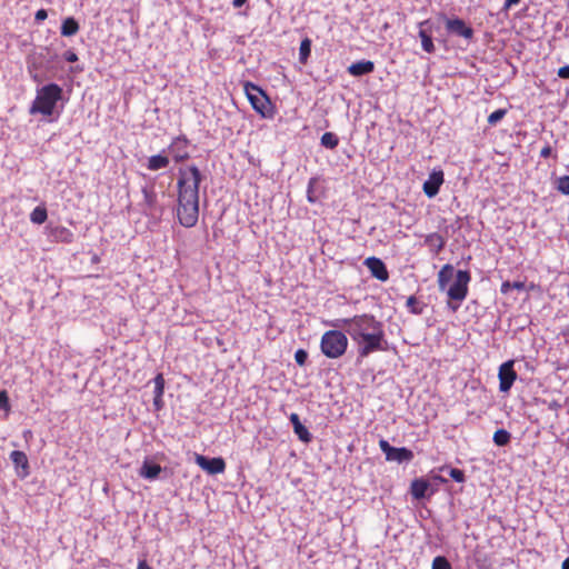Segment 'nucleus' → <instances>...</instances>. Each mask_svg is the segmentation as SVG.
<instances>
[{
  "label": "nucleus",
  "mask_w": 569,
  "mask_h": 569,
  "mask_svg": "<svg viewBox=\"0 0 569 569\" xmlns=\"http://www.w3.org/2000/svg\"><path fill=\"white\" fill-rule=\"evenodd\" d=\"M243 90L251 107L257 113H259L262 118L273 117V108L271 101L259 86L247 81L243 84Z\"/></svg>",
  "instance_id": "obj_6"
},
{
  "label": "nucleus",
  "mask_w": 569,
  "mask_h": 569,
  "mask_svg": "<svg viewBox=\"0 0 569 569\" xmlns=\"http://www.w3.org/2000/svg\"><path fill=\"white\" fill-rule=\"evenodd\" d=\"M10 459L16 467H21L28 475L29 462L27 455L23 451L14 450L10 453Z\"/></svg>",
  "instance_id": "obj_25"
},
{
  "label": "nucleus",
  "mask_w": 569,
  "mask_h": 569,
  "mask_svg": "<svg viewBox=\"0 0 569 569\" xmlns=\"http://www.w3.org/2000/svg\"><path fill=\"white\" fill-rule=\"evenodd\" d=\"M510 433L505 429H498L493 433V442L499 446H506L510 442Z\"/></svg>",
  "instance_id": "obj_28"
},
{
  "label": "nucleus",
  "mask_w": 569,
  "mask_h": 569,
  "mask_svg": "<svg viewBox=\"0 0 569 569\" xmlns=\"http://www.w3.org/2000/svg\"><path fill=\"white\" fill-rule=\"evenodd\" d=\"M453 277V267L449 263L445 264L438 272V286L440 290H445Z\"/></svg>",
  "instance_id": "obj_21"
},
{
  "label": "nucleus",
  "mask_w": 569,
  "mask_h": 569,
  "mask_svg": "<svg viewBox=\"0 0 569 569\" xmlns=\"http://www.w3.org/2000/svg\"><path fill=\"white\" fill-rule=\"evenodd\" d=\"M558 77L562 79H569V66H563L558 69Z\"/></svg>",
  "instance_id": "obj_42"
},
{
  "label": "nucleus",
  "mask_w": 569,
  "mask_h": 569,
  "mask_svg": "<svg viewBox=\"0 0 569 569\" xmlns=\"http://www.w3.org/2000/svg\"><path fill=\"white\" fill-rule=\"evenodd\" d=\"M197 465L210 475L222 473L226 470V462L222 458H207L201 455L196 457Z\"/></svg>",
  "instance_id": "obj_11"
},
{
  "label": "nucleus",
  "mask_w": 569,
  "mask_h": 569,
  "mask_svg": "<svg viewBox=\"0 0 569 569\" xmlns=\"http://www.w3.org/2000/svg\"><path fill=\"white\" fill-rule=\"evenodd\" d=\"M507 113V110L506 109H498L493 112H491L489 116H488V123L490 126H495L497 124L501 119H503V117L506 116Z\"/></svg>",
  "instance_id": "obj_33"
},
{
  "label": "nucleus",
  "mask_w": 569,
  "mask_h": 569,
  "mask_svg": "<svg viewBox=\"0 0 569 569\" xmlns=\"http://www.w3.org/2000/svg\"><path fill=\"white\" fill-rule=\"evenodd\" d=\"M325 323L327 326L345 329L357 345L358 356L360 358H366L373 352L385 350L386 339L383 323L377 320L372 315H356L352 318Z\"/></svg>",
  "instance_id": "obj_1"
},
{
  "label": "nucleus",
  "mask_w": 569,
  "mask_h": 569,
  "mask_svg": "<svg viewBox=\"0 0 569 569\" xmlns=\"http://www.w3.org/2000/svg\"><path fill=\"white\" fill-rule=\"evenodd\" d=\"M557 190L562 194H569V176L558 178Z\"/></svg>",
  "instance_id": "obj_34"
},
{
  "label": "nucleus",
  "mask_w": 569,
  "mask_h": 569,
  "mask_svg": "<svg viewBox=\"0 0 569 569\" xmlns=\"http://www.w3.org/2000/svg\"><path fill=\"white\" fill-rule=\"evenodd\" d=\"M425 243L435 254H438L445 248L446 240L440 233L432 232L426 237Z\"/></svg>",
  "instance_id": "obj_20"
},
{
  "label": "nucleus",
  "mask_w": 569,
  "mask_h": 569,
  "mask_svg": "<svg viewBox=\"0 0 569 569\" xmlns=\"http://www.w3.org/2000/svg\"><path fill=\"white\" fill-rule=\"evenodd\" d=\"M202 173L194 164L179 168L177 179L176 214L184 228H192L199 219V188Z\"/></svg>",
  "instance_id": "obj_2"
},
{
  "label": "nucleus",
  "mask_w": 569,
  "mask_h": 569,
  "mask_svg": "<svg viewBox=\"0 0 569 569\" xmlns=\"http://www.w3.org/2000/svg\"><path fill=\"white\" fill-rule=\"evenodd\" d=\"M406 306L409 309V311L413 315L422 313V307L420 306L418 299L415 296H410L407 299Z\"/></svg>",
  "instance_id": "obj_31"
},
{
  "label": "nucleus",
  "mask_w": 569,
  "mask_h": 569,
  "mask_svg": "<svg viewBox=\"0 0 569 569\" xmlns=\"http://www.w3.org/2000/svg\"><path fill=\"white\" fill-rule=\"evenodd\" d=\"M47 218L48 211L43 206L36 207L30 213V220L36 224H42L47 220Z\"/></svg>",
  "instance_id": "obj_26"
},
{
  "label": "nucleus",
  "mask_w": 569,
  "mask_h": 569,
  "mask_svg": "<svg viewBox=\"0 0 569 569\" xmlns=\"http://www.w3.org/2000/svg\"><path fill=\"white\" fill-rule=\"evenodd\" d=\"M379 447L381 449V451L386 455V459H388V457L390 456L391 451L393 450L395 447H391L389 445V442L385 439H381L379 441Z\"/></svg>",
  "instance_id": "obj_39"
},
{
  "label": "nucleus",
  "mask_w": 569,
  "mask_h": 569,
  "mask_svg": "<svg viewBox=\"0 0 569 569\" xmlns=\"http://www.w3.org/2000/svg\"><path fill=\"white\" fill-rule=\"evenodd\" d=\"M62 88L57 83H49L37 90L29 113L51 117L54 112L57 102L62 98Z\"/></svg>",
  "instance_id": "obj_3"
},
{
  "label": "nucleus",
  "mask_w": 569,
  "mask_h": 569,
  "mask_svg": "<svg viewBox=\"0 0 569 569\" xmlns=\"http://www.w3.org/2000/svg\"><path fill=\"white\" fill-rule=\"evenodd\" d=\"M561 569H569V557L563 560Z\"/></svg>",
  "instance_id": "obj_51"
},
{
  "label": "nucleus",
  "mask_w": 569,
  "mask_h": 569,
  "mask_svg": "<svg viewBox=\"0 0 569 569\" xmlns=\"http://www.w3.org/2000/svg\"><path fill=\"white\" fill-rule=\"evenodd\" d=\"M446 29L448 32L465 39H471L473 37V29L469 27L462 19H446Z\"/></svg>",
  "instance_id": "obj_13"
},
{
  "label": "nucleus",
  "mask_w": 569,
  "mask_h": 569,
  "mask_svg": "<svg viewBox=\"0 0 569 569\" xmlns=\"http://www.w3.org/2000/svg\"><path fill=\"white\" fill-rule=\"evenodd\" d=\"M289 419H290V422L292 423L293 431L298 436V438L302 442L309 443L312 439V436L309 432V430L301 423L298 413H295V412L291 413Z\"/></svg>",
  "instance_id": "obj_17"
},
{
  "label": "nucleus",
  "mask_w": 569,
  "mask_h": 569,
  "mask_svg": "<svg viewBox=\"0 0 569 569\" xmlns=\"http://www.w3.org/2000/svg\"><path fill=\"white\" fill-rule=\"evenodd\" d=\"M412 459H413V452L406 447H401V448H393V450L391 451V453L387 460H389V461L395 460L398 462H402V461H411Z\"/></svg>",
  "instance_id": "obj_22"
},
{
  "label": "nucleus",
  "mask_w": 569,
  "mask_h": 569,
  "mask_svg": "<svg viewBox=\"0 0 569 569\" xmlns=\"http://www.w3.org/2000/svg\"><path fill=\"white\" fill-rule=\"evenodd\" d=\"M47 17H48V12H47V10H44V9H39V10L36 12V16H34L36 21H38V22H41V21L46 20V19H47Z\"/></svg>",
  "instance_id": "obj_41"
},
{
  "label": "nucleus",
  "mask_w": 569,
  "mask_h": 569,
  "mask_svg": "<svg viewBox=\"0 0 569 569\" xmlns=\"http://www.w3.org/2000/svg\"><path fill=\"white\" fill-rule=\"evenodd\" d=\"M373 70L375 63L370 60L357 61L348 67V72L353 77H361L371 73Z\"/></svg>",
  "instance_id": "obj_18"
},
{
  "label": "nucleus",
  "mask_w": 569,
  "mask_h": 569,
  "mask_svg": "<svg viewBox=\"0 0 569 569\" xmlns=\"http://www.w3.org/2000/svg\"><path fill=\"white\" fill-rule=\"evenodd\" d=\"M471 274L468 270H458L453 283L448 288L447 295L449 301L447 306L452 312H456L460 303L467 298L469 292V282Z\"/></svg>",
  "instance_id": "obj_5"
},
{
  "label": "nucleus",
  "mask_w": 569,
  "mask_h": 569,
  "mask_svg": "<svg viewBox=\"0 0 569 569\" xmlns=\"http://www.w3.org/2000/svg\"><path fill=\"white\" fill-rule=\"evenodd\" d=\"M164 391V379L161 373L157 375L154 378V399L153 403L157 405V400L162 398Z\"/></svg>",
  "instance_id": "obj_30"
},
{
  "label": "nucleus",
  "mask_w": 569,
  "mask_h": 569,
  "mask_svg": "<svg viewBox=\"0 0 569 569\" xmlns=\"http://www.w3.org/2000/svg\"><path fill=\"white\" fill-rule=\"evenodd\" d=\"M528 290H530V291L539 290V286H538V284H536V283H533V282H531V283H529V286H528Z\"/></svg>",
  "instance_id": "obj_50"
},
{
  "label": "nucleus",
  "mask_w": 569,
  "mask_h": 569,
  "mask_svg": "<svg viewBox=\"0 0 569 569\" xmlns=\"http://www.w3.org/2000/svg\"><path fill=\"white\" fill-rule=\"evenodd\" d=\"M450 477L457 481V482H463L465 481V472L460 469L452 468L450 470Z\"/></svg>",
  "instance_id": "obj_38"
},
{
  "label": "nucleus",
  "mask_w": 569,
  "mask_h": 569,
  "mask_svg": "<svg viewBox=\"0 0 569 569\" xmlns=\"http://www.w3.org/2000/svg\"><path fill=\"white\" fill-rule=\"evenodd\" d=\"M475 562H476L478 569H490L491 568V561L487 556L480 557L479 553H476Z\"/></svg>",
  "instance_id": "obj_35"
},
{
  "label": "nucleus",
  "mask_w": 569,
  "mask_h": 569,
  "mask_svg": "<svg viewBox=\"0 0 569 569\" xmlns=\"http://www.w3.org/2000/svg\"><path fill=\"white\" fill-rule=\"evenodd\" d=\"M561 405L557 401V400H553L549 403L548 408L550 410H555L557 411L558 409H560Z\"/></svg>",
  "instance_id": "obj_47"
},
{
  "label": "nucleus",
  "mask_w": 569,
  "mask_h": 569,
  "mask_svg": "<svg viewBox=\"0 0 569 569\" xmlns=\"http://www.w3.org/2000/svg\"><path fill=\"white\" fill-rule=\"evenodd\" d=\"M552 152V149L549 144H546L541 150H540V157L541 158H548L550 157Z\"/></svg>",
  "instance_id": "obj_44"
},
{
  "label": "nucleus",
  "mask_w": 569,
  "mask_h": 569,
  "mask_svg": "<svg viewBox=\"0 0 569 569\" xmlns=\"http://www.w3.org/2000/svg\"><path fill=\"white\" fill-rule=\"evenodd\" d=\"M431 569H452V567L446 557L438 556L433 559Z\"/></svg>",
  "instance_id": "obj_32"
},
{
  "label": "nucleus",
  "mask_w": 569,
  "mask_h": 569,
  "mask_svg": "<svg viewBox=\"0 0 569 569\" xmlns=\"http://www.w3.org/2000/svg\"><path fill=\"white\" fill-rule=\"evenodd\" d=\"M247 1H248V0H233V1H232V6H233L234 8H240V7H242Z\"/></svg>",
  "instance_id": "obj_49"
},
{
  "label": "nucleus",
  "mask_w": 569,
  "mask_h": 569,
  "mask_svg": "<svg viewBox=\"0 0 569 569\" xmlns=\"http://www.w3.org/2000/svg\"><path fill=\"white\" fill-rule=\"evenodd\" d=\"M512 288L517 290H522L526 288V284L522 281H515L512 282Z\"/></svg>",
  "instance_id": "obj_46"
},
{
  "label": "nucleus",
  "mask_w": 569,
  "mask_h": 569,
  "mask_svg": "<svg viewBox=\"0 0 569 569\" xmlns=\"http://www.w3.org/2000/svg\"><path fill=\"white\" fill-rule=\"evenodd\" d=\"M48 238L57 243H71L74 240L73 232L64 226H48L46 228Z\"/></svg>",
  "instance_id": "obj_12"
},
{
  "label": "nucleus",
  "mask_w": 569,
  "mask_h": 569,
  "mask_svg": "<svg viewBox=\"0 0 569 569\" xmlns=\"http://www.w3.org/2000/svg\"><path fill=\"white\" fill-rule=\"evenodd\" d=\"M409 491L413 499L421 500L432 496L437 489L431 488L430 482L427 479L420 477L411 481Z\"/></svg>",
  "instance_id": "obj_10"
},
{
  "label": "nucleus",
  "mask_w": 569,
  "mask_h": 569,
  "mask_svg": "<svg viewBox=\"0 0 569 569\" xmlns=\"http://www.w3.org/2000/svg\"><path fill=\"white\" fill-rule=\"evenodd\" d=\"M161 472V466L158 463L143 462L140 469V476L146 479H156Z\"/></svg>",
  "instance_id": "obj_23"
},
{
  "label": "nucleus",
  "mask_w": 569,
  "mask_h": 569,
  "mask_svg": "<svg viewBox=\"0 0 569 569\" xmlns=\"http://www.w3.org/2000/svg\"><path fill=\"white\" fill-rule=\"evenodd\" d=\"M170 163V159L167 154H164V150L162 153L153 154L149 157L147 162V168L151 171H157L160 169H166Z\"/></svg>",
  "instance_id": "obj_19"
},
{
  "label": "nucleus",
  "mask_w": 569,
  "mask_h": 569,
  "mask_svg": "<svg viewBox=\"0 0 569 569\" xmlns=\"http://www.w3.org/2000/svg\"><path fill=\"white\" fill-rule=\"evenodd\" d=\"M311 53V40L309 38H305L299 48V60L301 63H307Z\"/></svg>",
  "instance_id": "obj_27"
},
{
  "label": "nucleus",
  "mask_w": 569,
  "mask_h": 569,
  "mask_svg": "<svg viewBox=\"0 0 569 569\" xmlns=\"http://www.w3.org/2000/svg\"><path fill=\"white\" fill-rule=\"evenodd\" d=\"M161 402H162V398H161L160 400H157V405H154V406H156V408H158V409H159V408H160V406H161Z\"/></svg>",
  "instance_id": "obj_53"
},
{
  "label": "nucleus",
  "mask_w": 569,
  "mask_h": 569,
  "mask_svg": "<svg viewBox=\"0 0 569 569\" xmlns=\"http://www.w3.org/2000/svg\"><path fill=\"white\" fill-rule=\"evenodd\" d=\"M142 200L139 202L141 212L146 217L160 218L164 208L159 203L158 193L153 184H147L141 188Z\"/></svg>",
  "instance_id": "obj_7"
},
{
  "label": "nucleus",
  "mask_w": 569,
  "mask_h": 569,
  "mask_svg": "<svg viewBox=\"0 0 569 569\" xmlns=\"http://www.w3.org/2000/svg\"><path fill=\"white\" fill-rule=\"evenodd\" d=\"M521 0H506L505 1V4H503V8L506 10H508L509 8H511L512 6H516L520 2Z\"/></svg>",
  "instance_id": "obj_45"
},
{
  "label": "nucleus",
  "mask_w": 569,
  "mask_h": 569,
  "mask_svg": "<svg viewBox=\"0 0 569 569\" xmlns=\"http://www.w3.org/2000/svg\"><path fill=\"white\" fill-rule=\"evenodd\" d=\"M63 58L68 62H76L78 61V54L73 50H68L63 53Z\"/></svg>",
  "instance_id": "obj_40"
},
{
  "label": "nucleus",
  "mask_w": 569,
  "mask_h": 569,
  "mask_svg": "<svg viewBox=\"0 0 569 569\" xmlns=\"http://www.w3.org/2000/svg\"><path fill=\"white\" fill-rule=\"evenodd\" d=\"M510 289H513V288H512V282H510V281H503V282L501 283V287H500V291H501V293L507 295V293L510 291Z\"/></svg>",
  "instance_id": "obj_43"
},
{
  "label": "nucleus",
  "mask_w": 569,
  "mask_h": 569,
  "mask_svg": "<svg viewBox=\"0 0 569 569\" xmlns=\"http://www.w3.org/2000/svg\"><path fill=\"white\" fill-rule=\"evenodd\" d=\"M515 361L508 360L499 367V390L500 392H508L517 379V372L513 368Z\"/></svg>",
  "instance_id": "obj_8"
},
{
  "label": "nucleus",
  "mask_w": 569,
  "mask_h": 569,
  "mask_svg": "<svg viewBox=\"0 0 569 569\" xmlns=\"http://www.w3.org/2000/svg\"><path fill=\"white\" fill-rule=\"evenodd\" d=\"M138 569H152L146 560H140L138 563Z\"/></svg>",
  "instance_id": "obj_48"
},
{
  "label": "nucleus",
  "mask_w": 569,
  "mask_h": 569,
  "mask_svg": "<svg viewBox=\"0 0 569 569\" xmlns=\"http://www.w3.org/2000/svg\"><path fill=\"white\" fill-rule=\"evenodd\" d=\"M79 31V23L72 17L66 18L61 24V34L63 37H72Z\"/></svg>",
  "instance_id": "obj_24"
},
{
  "label": "nucleus",
  "mask_w": 569,
  "mask_h": 569,
  "mask_svg": "<svg viewBox=\"0 0 569 569\" xmlns=\"http://www.w3.org/2000/svg\"><path fill=\"white\" fill-rule=\"evenodd\" d=\"M0 409L10 411L9 397L6 390L0 391Z\"/></svg>",
  "instance_id": "obj_37"
},
{
  "label": "nucleus",
  "mask_w": 569,
  "mask_h": 569,
  "mask_svg": "<svg viewBox=\"0 0 569 569\" xmlns=\"http://www.w3.org/2000/svg\"><path fill=\"white\" fill-rule=\"evenodd\" d=\"M365 266L369 269L371 274L380 281H387L389 273L385 262L376 257H369L365 260Z\"/></svg>",
  "instance_id": "obj_15"
},
{
  "label": "nucleus",
  "mask_w": 569,
  "mask_h": 569,
  "mask_svg": "<svg viewBox=\"0 0 569 569\" xmlns=\"http://www.w3.org/2000/svg\"><path fill=\"white\" fill-rule=\"evenodd\" d=\"M321 144L328 149H335L339 144V138L333 132H325L321 137Z\"/></svg>",
  "instance_id": "obj_29"
},
{
  "label": "nucleus",
  "mask_w": 569,
  "mask_h": 569,
  "mask_svg": "<svg viewBox=\"0 0 569 569\" xmlns=\"http://www.w3.org/2000/svg\"><path fill=\"white\" fill-rule=\"evenodd\" d=\"M348 348V338L340 330L326 331L320 341L322 353L330 359H337L343 356Z\"/></svg>",
  "instance_id": "obj_4"
},
{
  "label": "nucleus",
  "mask_w": 569,
  "mask_h": 569,
  "mask_svg": "<svg viewBox=\"0 0 569 569\" xmlns=\"http://www.w3.org/2000/svg\"><path fill=\"white\" fill-rule=\"evenodd\" d=\"M442 170L432 171L429 178L423 182L422 190L428 198H433L438 194L441 184L443 183Z\"/></svg>",
  "instance_id": "obj_14"
},
{
  "label": "nucleus",
  "mask_w": 569,
  "mask_h": 569,
  "mask_svg": "<svg viewBox=\"0 0 569 569\" xmlns=\"http://www.w3.org/2000/svg\"><path fill=\"white\" fill-rule=\"evenodd\" d=\"M295 360L299 366H305L308 360V352L303 349H298L295 353Z\"/></svg>",
  "instance_id": "obj_36"
},
{
  "label": "nucleus",
  "mask_w": 569,
  "mask_h": 569,
  "mask_svg": "<svg viewBox=\"0 0 569 569\" xmlns=\"http://www.w3.org/2000/svg\"><path fill=\"white\" fill-rule=\"evenodd\" d=\"M429 24H430L429 20H425L419 23V28H420L419 38L421 40L422 49L428 53H432V52H435L436 48H435L432 37H431V29L426 28Z\"/></svg>",
  "instance_id": "obj_16"
},
{
  "label": "nucleus",
  "mask_w": 569,
  "mask_h": 569,
  "mask_svg": "<svg viewBox=\"0 0 569 569\" xmlns=\"http://www.w3.org/2000/svg\"><path fill=\"white\" fill-rule=\"evenodd\" d=\"M435 479H436V480H439V481H441V482H446V479H445V478H442V477H440V476H436V477H435Z\"/></svg>",
  "instance_id": "obj_52"
},
{
  "label": "nucleus",
  "mask_w": 569,
  "mask_h": 569,
  "mask_svg": "<svg viewBox=\"0 0 569 569\" xmlns=\"http://www.w3.org/2000/svg\"><path fill=\"white\" fill-rule=\"evenodd\" d=\"M189 140L184 136H179L172 139L168 147V151L176 162H182L189 159L188 151Z\"/></svg>",
  "instance_id": "obj_9"
}]
</instances>
